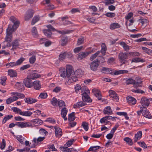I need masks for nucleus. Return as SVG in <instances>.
Instances as JSON below:
<instances>
[{"label":"nucleus","mask_w":152,"mask_h":152,"mask_svg":"<svg viewBox=\"0 0 152 152\" xmlns=\"http://www.w3.org/2000/svg\"><path fill=\"white\" fill-rule=\"evenodd\" d=\"M72 72V66L70 65H67L66 69L63 67L60 68L59 70V74L61 77L65 78L71 75Z\"/></svg>","instance_id":"f257e3e1"},{"label":"nucleus","mask_w":152,"mask_h":152,"mask_svg":"<svg viewBox=\"0 0 152 152\" xmlns=\"http://www.w3.org/2000/svg\"><path fill=\"white\" fill-rule=\"evenodd\" d=\"M79 73L80 74H83V72L80 69L77 70L74 75L72 74V72L71 75L68 77V80L66 82V83L69 85L72 83L77 81L78 80V77L76 75L77 74L80 75Z\"/></svg>","instance_id":"f03ea898"},{"label":"nucleus","mask_w":152,"mask_h":152,"mask_svg":"<svg viewBox=\"0 0 152 152\" xmlns=\"http://www.w3.org/2000/svg\"><path fill=\"white\" fill-rule=\"evenodd\" d=\"M16 29H12L11 26H8L7 28L6 29V35L5 37V41L4 43L5 42H10L12 41V33Z\"/></svg>","instance_id":"7ed1b4c3"},{"label":"nucleus","mask_w":152,"mask_h":152,"mask_svg":"<svg viewBox=\"0 0 152 152\" xmlns=\"http://www.w3.org/2000/svg\"><path fill=\"white\" fill-rule=\"evenodd\" d=\"M82 94V99L85 102H92V100L89 97L90 92L89 90L87 88L85 90Z\"/></svg>","instance_id":"20e7f679"},{"label":"nucleus","mask_w":152,"mask_h":152,"mask_svg":"<svg viewBox=\"0 0 152 152\" xmlns=\"http://www.w3.org/2000/svg\"><path fill=\"white\" fill-rule=\"evenodd\" d=\"M128 56L127 52L125 53H120L118 54V59L120 62L122 64H127L129 62L127 60Z\"/></svg>","instance_id":"39448f33"},{"label":"nucleus","mask_w":152,"mask_h":152,"mask_svg":"<svg viewBox=\"0 0 152 152\" xmlns=\"http://www.w3.org/2000/svg\"><path fill=\"white\" fill-rule=\"evenodd\" d=\"M126 83L127 85L133 84L134 88H137L142 86V82L136 81L131 78L126 79Z\"/></svg>","instance_id":"423d86ee"},{"label":"nucleus","mask_w":152,"mask_h":152,"mask_svg":"<svg viewBox=\"0 0 152 152\" xmlns=\"http://www.w3.org/2000/svg\"><path fill=\"white\" fill-rule=\"evenodd\" d=\"M45 138V137H39L37 138H34L33 140H32L33 144L31 146V148H35V146L39 144L40 142L43 141Z\"/></svg>","instance_id":"0eeeda50"},{"label":"nucleus","mask_w":152,"mask_h":152,"mask_svg":"<svg viewBox=\"0 0 152 152\" xmlns=\"http://www.w3.org/2000/svg\"><path fill=\"white\" fill-rule=\"evenodd\" d=\"M10 20L14 23V24L13 25H9V26H11L12 29H15L16 30L19 26V21L17 20V19L13 16H12L10 17Z\"/></svg>","instance_id":"6e6552de"},{"label":"nucleus","mask_w":152,"mask_h":152,"mask_svg":"<svg viewBox=\"0 0 152 152\" xmlns=\"http://www.w3.org/2000/svg\"><path fill=\"white\" fill-rule=\"evenodd\" d=\"M34 12L31 9H30L28 10L25 15V19L27 21L31 18L33 16Z\"/></svg>","instance_id":"1a4fd4ad"},{"label":"nucleus","mask_w":152,"mask_h":152,"mask_svg":"<svg viewBox=\"0 0 152 152\" xmlns=\"http://www.w3.org/2000/svg\"><path fill=\"white\" fill-rule=\"evenodd\" d=\"M109 94L110 97L113 98V99L114 101L116 102L118 101L119 99L118 96L115 91L112 90H109Z\"/></svg>","instance_id":"9d476101"},{"label":"nucleus","mask_w":152,"mask_h":152,"mask_svg":"<svg viewBox=\"0 0 152 152\" xmlns=\"http://www.w3.org/2000/svg\"><path fill=\"white\" fill-rule=\"evenodd\" d=\"M99 64V61L98 60H96L92 62L90 65L91 69L94 71L96 70Z\"/></svg>","instance_id":"9b49d317"},{"label":"nucleus","mask_w":152,"mask_h":152,"mask_svg":"<svg viewBox=\"0 0 152 152\" xmlns=\"http://www.w3.org/2000/svg\"><path fill=\"white\" fill-rule=\"evenodd\" d=\"M140 108V109L142 108V113L145 117L148 118H151V116L147 108L145 107H141Z\"/></svg>","instance_id":"f8f14e48"},{"label":"nucleus","mask_w":152,"mask_h":152,"mask_svg":"<svg viewBox=\"0 0 152 152\" xmlns=\"http://www.w3.org/2000/svg\"><path fill=\"white\" fill-rule=\"evenodd\" d=\"M140 102L143 107L145 108L146 107H148L150 103L149 99L145 97H142L141 99Z\"/></svg>","instance_id":"ddd939ff"},{"label":"nucleus","mask_w":152,"mask_h":152,"mask_svg":"<svg viewBox=\"0 0 152 152\" xmlns=\"http://www.w3.org/2000/svg\"><path fill=\"white\" fill-rule=\"evenodd\" d=\"M87 88L86 87H81L80 85L79 84H76L75 88V91L76 92H78L80 91L81 93H83Z\"/></svg>","instance_id":"4468645a"},{"label":"nucleus","mask_w":152,"mask_h":152,"mask_svg":"<svg viewBox=\"0 0 152 152\" xmlns=\"http://www.w3.org/2000/svg\"><path fill=\"white\" fill-rule=\"evenodd\" d=\"M40 77V75L38 74L33 73L29 74L27 77L28 79L31 80L37 79Z\"/></svg>","instance_id":"2eb2a0df"},{"label":"nucleus","mask_w":152,"mask_h":152,"mask_svg":"<svg viewBox=\"0 0 152 152\" xmlns=\"http://www.w3.org/2000/svg\"><path fill=\"white\" fill-rule=\"evenodd\" d=\"M55 130V135L57 137H60L62 135V130L60 128L56 126L54 127Z\"/></svg>","instance_id":"dca6fc26"},{"label":"nucleus","mask_w":152,"mask_h":152,"mask_svg":"<svg viewBox=\"0 0 152 152\" xmlns=\"http://www.w3.org/2000/svg\"><path fill=\"white\" fill-rule=\"evenodd\" d=\"M90 53L91 52H90L80 53L78 54L77 58L79 60H81L88 56Z\"/></svg>","instance_id":"f3484780"},{"label":"nucleus","mask_w":152,"mask_h":152,"mask_svg":"<svg viewBox=\"0 0 152 152\" xmlns=\"http://www.w3.org/2000/svg\"><path fill=\"white\" fill-rule=\"evenodd\" d=\"M16 125L21 128L29 127L31 125L29 123L27 122H18L17 123Z\"/></svg>","instance_id":"a211bd4d"},{"label":"nucleus","mask_w":152,"mask_h":152,"mask_svg":"<svg viewBox=\"0 0 152 152\" xmlns=\"http://www.w3.org/2000/svg\"><path fill=\"white\" fill-rule=\"evenodd\" d=\"M92 92L95 95L98 99V100H100L101 99V95L100 91L94 88L92 90Z\"/></svg>","instance_id":"6ab92c4d"},{"label":"nucleus","mask_w":152,"mask_h":152,"mask_svg":"<svg viewBox=\"0 0 152 152\" xmlns=\"http://www.w3.org/2000/svg\"><path fill=\"white\" fill-rule=\"evenodd\" d=\"M127 102L131 105L135 104L136 102L135 99L132 96H127L126 97Z\"/></svg>","instance_id":"aec40b11"},{"label":"nucleus","mask_w":152,"mask_h":152,"mask_svg":"<svg viewBox=\"0 0 152 152\" xmlns=\"http://www.w3.org/2000/svg\"><path fill=\"white\" fill-rule=\"evenodd\" d=\"M33 86H34V89L36 90H39L41 88V84L40 82L39 81L37 80L34 81L33 83Z\"/></svg>","instance_id":"412c9836"},{"label":"nucleus","mask_w":152,"mask_h":152,"mask_svg":"<svg viewBox=\"0 0 152 152\" xmlns=\"http://www.w3.org/2000/svg\"><path fill=\"white\" fill-rule=\"evenodd\" d=\"M28 80L26 78V79L23 80V83L26 87L30 88L32 86L33 83L31 81L29 80Z\"/></svg>","instance_id":"4be33fe9"},{"label":"nucleus","mask_w":152,"mask_h":152,"mask_svg":"<svg viewBox=\"0 0 152 152\" xmlns=\"http://www.w3.org/2000/svg\"><path fill=\"white\" fill-rule=\"evenodd\" d=\"M24 101L26 102L29 104H33L37 101V99L30 97L25 98Z\"/></svg>","instance_id":"5701e85b"},{"label":"nucleus","mask_w":152,"mask_h":152,"mask_svg":"<svg viewBox=\"0 0 152 152\" xmlns=\"http://www.w3.org/2000/svg\"><path fill=\"white\" fill-rule=\"evenodd\" d=\"M103 113L105 115H111L113 113V112L111 107L110 106H107L104 108Z\"/></svg>","instance_id":"b1692460"},{"label":"nucleus","mask_w":152,"mask_h":152,"mask_svg":"<svg viewBox=\"0 0 152 152\" xmlns=\"http://www.w3.org/2000/svg\"><path fill=\"white\" fill-rule=\"evenodd\" d=\"M86 104L84 102L80 101L75 103L74 105V108H78L86 105Z\"/></svg>","instance_id":"393cba45"},{"label":"nucleus","mask_w":152,"mask_h":152,"mask_svg":"<svg viewBox=\"0 0 152 152\" xmlns=\"http://www.w3.org/2000/svg\"><path fill=\"white\" fill-rule=\"evenodd\" d=\"M67 112L68 110L65 107H64L61 110V114L62 117L64 118V121H66L67 119V118L66 117Z\"/></svg>","instance_id":"a878e982"},{"label":"nucleus","mask_w":152,"mask_h":152,"mask_svg":"<svg viewBox=\"0 0 152 152\" xmlns=\"http://www.w3.org/2000/svg\"><path fill=\"white\" fill-rule=\"evenodd\" d=\"M142 132L141 131H138L135 135L134 138V141L135 142H136L138 140L140 139L142 136Z\"/></svg>","instance_id":"bb28decb"},{"label":"nucleus","mask_w":152,"mask_h":152,"mask_svg":"<svg viewBox=\"0 0 152 152\" xmlns=\"http://www.w3.org/2000/svg\"><path fill=\"white\" fill-rule=\"evenodd\" d=\"M119 44L123 48L124 50L125 51L129 50L131 48V46L128 45L124 42H120Z\"/></svg>","instance_id":"cd10ccee"},{"label":"nucleus","mask_w":152,"mask_h":152,"mask_svg":"<svg viewBox=\"0 0 152 152\" xmlns=\"http://www.w3.org/2000/svg\"><path fill=\"white\" fill-rule=\"evenodd\" d=\"M121 27L120 25L118 23H113L110 24V28L111 30L119 28Z\"/></svg>","instance_id":"c85d7f7f"},{"label":"nucleus","mask_w":152,"mask_h":152,"mask_svg":"<svg viewBox=\"0 0 152 152\" xmlns=\"http://www.w3.org/2000/svg\"><path fill=\"white\" fill-rule=\"evenodd\" d=\"M18 99V97L16 96H13L11 97L6 100V104H10L12 102L16 101Z\"/></svg>","instance_id":"c756f323"},{"label":"nucleus","mask_w":152,"mask_h":152,"mask_svg":"<svg viewBox=\"0 0 152 152\" xmlns=\"http://www.w3.org/2000/svg\"><path fill=\"white\" fill-rule=\"evenodd\" d=\"M130 60L131 61V63L133 62H143L145 61L143 59L141 58H133L132 59H130Z\"/></svg>","instance_id":"7c9ffc66"},{"label":"nucleus","mask_w":152,"mask_h":152,"mask_svg":"<svg viewBox=\"0 0 152 152\" xmlns=\"http://www.w3.org/2000/svg\"><path fill=\"white\" fill-rule=\"evenodd\" d=\"M8 75L11 77H16L17 74L16 72L13 69H10L8 71Z\"/></svg>","instance_id":"2f4dec72"},{"label":"nucleus","mask_w":152,"mask_h":152,"mask_svg":"<svg viewBox=\"0 0 152 152\" xmlns=\"http://www.w3.org/2000/svg\"><path fill=\"white\" fill-rule=\"evenodd\" d=\"M107 50V47L105 44L104 43H102L101 45V49L100 51V53H101L102 55H104Z\"/></svg>","instance_id":"473e14b6"},{"label":"nucleus","mask_w":152,"mask_h":152,"mask_svg":"<svg viewBox=\"0 0 152 152\" xmlns=\"http://www.w3.org/2000/svg\"><path fill=\"white\" fill-rule=\"evenodd\" d=\"M18 41H19L18 40L16 39L12 42V50L15 49L18 47L19 45Z\"/></svg>","instance_id":"72a5a7b5"},{"label":"nucleus","mask_w":152,"mask_h":152,"mask_svg":"<svg viewBox=\"0 0 152 152\" xmlns=\"http://www.w3.org/2000/svg\"><path fill=\"white\" fill-rule=\"evenodd\" d=\"M127 53L128 54L129 56L132 57L139 56L140 55V53L137 52H127Z\"/></svg>","instance_id":"f704fd0d"},{"label":"nucleus","mask_w":152,"mask_h":152,"mask_svg":"<svg viewBox=\"0 0 152 152\" xmlns=\"http://www.w3.org/2000/svg\"><path fill=\"white\" fill-rule=\"evenodd\" d=\"M101 72L106 74H111L112 72V70L110 68L104 67L101 70Z\"/></svg>","instance_id":"c9c22d12"},{"label":"nucleus","mask_w":152,"mask_h":152,"mask_svg":"<svg viewBox=\"0 0 152 152\" xmlns=\"http://www.w3.org/2000/svg\"><path fill=\"white\" fill-rule=\"evenodd\" d=\"M99 122L102 124H104L105 125L109 124L110 123V121H107L105 116L102 118L100 120Z\"/></svg>","instance_id":"e433bc0d"},{"label":"nucleus","mask_w":152,"mask_h":152,"mask_svg":"<svg viewBox=\"0 0 152 152\" xmlns=\"http://www.w3.org/2000/svg\"><path fill=\"white\" fill-rule=\"evenodd\" d=\"M75 113L74 112H72L69 115L68 120L69 121H74L75 119Z\"/></svg>","instance_id":"4c0bfd02"},{"label":"nucleus","mask_w":152,"mask_h":152,"mask_svg":"<svg viewBox=\"0 0 152 152\" xmlns=\"http://www.w3.org/2000/svg\"><path fill=\"white\" fill-rule=\"evenodd\" d=\"M124 140L128 145H131L133 144L132 140L129 137H126L124 138Z\"/></svg>","instance_id":"58836bf2"},{"label":"nucleus","mask_w":152,"mask_h":152,"mask_svg":"<svg viewBox=\"0 0 152 152\" xmlns=\"http://www.w3.org/2000/svg\"><path fill=\"white\" fill-rule=\"evenodd\" d=\"M128 71L125 70H121L115 71L114 74L115 75H118L125 73H127Z\"/></svg>","instance_id":"ea45409f"},{"label":"nucleus","mask_w":152,"mask_h":152,"mask_svg":"<svg viewBox=\"0 0 152 152\" xmlns=\"http://www.w3.org/2000/svg\"><path fill=\"white\" fill-rule=\"evenodd\" d=\"M32 114V113L29 111H22L21 115L23 116L29 117Z\"/></svg>","instance_id":"a19ab883"},{"label":"nucleus","mask_w":152,"mask_h":152,"mask_svg":"<svg viewBox=\"0 0 152 152\" xmlns=\"http://www.w3.org/2000/svg\"><path fill=\"white\" fill-rule=\"evenodd\" d=\"M6 66L7 68H9L17 66V65L15 62H12L6 64Z\"/></svg>","instance_id":"79ce46f5"},{"label":"nucleus","mask_w":152,"mask_h":152,"mask_svg":"<svg viewBox=\"0 0 152 152\" xmlns=\"http://www.w3.org/2000/svg\"><path fill=\"white\" fill-rule=\"evenodd\" d=\"M13 117V115H8L4 117L2 121V124H5L6 121Z\"/></svg>","instance_id":"37998d69"},{"label":"nucleus","mask_w":152,"mask_h":152,"mask_svg":"<svg viewBox=\"0 0 152 152\" xmlns=\"http://www.w3.org/2000/svg\"><path fill=\"white\" fill-rule=\"evenodd\" d=\"M66 52H64L62 53L59 56V59L61 61H63L65 59L66 56Z\"/></svg>","instance_id":"c03bdc74"},{"label":"nucleus","mask_w":152,"mask_h":152,"mask_svg":"<svg viewBox=\"0 0 152 152\" xmlns=\"http://www.w3.org/2000/svg\"><path fill=\"white\" fill-rule=\"evenodd\" d=\"M12 110L14 112L19 114L20 115H21L22 112V111L20 109L16 107H12Z\"/></svg>","instance_id":"a18cd8bd"},{"label":"nucleus","mask_w":152,"mask_h":152,"mask_svg":"<svg viewBox=\"0 0 152 152\" xmlns=\"http://www.w3.org/2000/svg\"><path fill=\"white\" fill-rule=\"evenodd\" d=\"M67 37H62L61 38V45L62 46L65 45L67 42Z\"/></svg>","instance_id":"49530a36"},{"label":"nucleus","mask_w":152,"mask_h":152,"mask_svg":"<svg viewBox=\"0 0 152 152\" xmlns=\"http://www.w3.org/2000/svg\"><path fill=\"white\" fill-rule=\"evenodd\" d=\"M74 141V140H69L66 142V144L64 145V147L66 148H67L68 147H70L72 144L73 142Z\"/></svg>","instance_id":"de8ad7c7"},{"label":"nucleus","mask_w":152,"mask_h":152,"mask_svg":"<svg viewBox=\"0 0 152 152\" xmlns=\"http://www.w3.org/2000/svg\"><path fill=\"white\" fill-rule=\"evenodd\" d=\"M58 102L57 99L55 97H53L51 99L50 103L53 106H55L57 105Z\"/></svg>","instance_id":"09e8293b"},{"label":"nucleus","mask_w":152,"mask_h":152,"mask_svg":"<svg viewBox=\"0 0 152 152\" xmlns=\"http://www.w3.org/2000/svg\"><path fill=\"white\" fill-rule=\"evenodd\" d=\"M43 32L46 36L49 37H51L52 33L50 31L47 29H44L43 30Z\"/></svg>","instance_id":"8fccbe9b"},{"label":"nucleus","mask_w":152,"mask_h":152,"mask_svg":"<svg viewBox=\"0 0 152 152\" xmlns=\"http://www.w3.org/2000/svg\"><path fill=\"white\" fill-rule=\"evenodd\" d=\"M17 140L22 144H24V138L22 136L18 135L16 137Z\"/></svg>","instance_id":"3c124183"},{"label":"nucleus","mask_w":152,"mask_h":152,"mask_svg":"<svg viewBox=\"0 0 152 152\" xmlns=\"http://www.w3.org/2000/svg\"><path fill=\"white\" fill-rule=\"evenodd\" d=\"M32 122L35 124H37L38 125H41L43 124L42 121L39 118L35 119L32 120Z\"/></svg>","instance_id":"603ef678"},{"label":"nucleus","mask_w":152,"mask_h":152,"mask_svg":"<svg viewBox=\"0 0 152 152\" xmlns=\"http://www.w3.org/2000/svg\"><path fill=\"white\" fill-rule=\"evenodd\" d=\"M58 105L60 108L61 107H64L66 106L65 102L63 100H60L58 102Z\"/></svg>","instance_id":"864d4df0"},{"label":"nucleus","mask_w":152,"mask_h":152,"mask_svg":"<svg viewBox=\"0 0 152 152\" xmlns=\"http://www.w3.org/2000/svg\"><path fill=\"white\" fill-rule=\"evenodd\" d=\"M17 151L19 152H30L29 148L26 147L22 149H17Z\"/></svg>","instance_id":"5fc2aeb1"},{"label":"nucleus","mask_w":152,"mask_h":152,"mask_svg":"<svg viewBox=\"0 0 152 152\" xmlns=\"http://www.w3.org/2000/svg\"><path fill=\"white\" fill-rule=\"evenodd\" d=\"M100 53V51H98L94 54L92 55L90 58V60L91 61H92L94 60Z\"/></svg>","instance_id":"6e6d98bb"},{"label":"nucleus","mask_w":152,"mask_h":152,"mask_svg":"<svg viewBox=\"0 0 152 152\" xmlns=\"http://www.w3.org/2000/svg\"><path fill=\"white\" fill-rule=\"evenodd\" d=\"M25 60V58L23 57L20 58V59H18L16 62H15L17 66L21 64Z\"/></svg>","instance_id":"4d7b16f0"},{"label":"nucleus","mask_w":152,"mask_h":152,"mask_svg":"<svg viewBox=\"0 0 152 152\" xmlns=\"http://www.w3.org/2000/svg\"><path fill=\"white\" fill-rule=\"evenodd\" d=\"M142 49L144 50L145 53L148 54H151L152 53V50L146 47H142Z\"/></svg>","instance_id":"13d9d810"},{"label":"nucleus","mask_w":152,"mask_h":152,"mask_svg":"<svg viewBox=\"0 0 152 152\" xmlns=\"http://www.w3.org/2000/svg\"><path fill=\"white\" fill-rule=\"evenodd\" d=\"M105 15L107 17L110 18H113L115 16V13L111 12H107Z\"/></svg>","instance_id":"bf43d9fd"},{"label":"nucleus","mask_w":152,"mask_h":152,"mask_svg":"<svg viewBox=\"0 0 152 152\" xmlns=\"http://www.w3.org/2000/svg\"><path fill=\"white\" fill-rule=\"evenodd\" d=\"M36 59V56L34 55L32 56L29 59V62L30 64H34Z\"/></svg>","instance_id":"052dcab7"},{"label":"nucleus","mask_w":152,"mask_h":152,"mask_svg":"<svg viewBox=\"0 0 152 152\" xmlns=\"http://www.w3.org/2000/svg\"><path fill=\"white\" fill-rule=\"evenodd\" d=\"M39 19V17L38 16H35L32 19L31 24L32 25H34L37 22Z\"/></svg>","instance_id":"680f3d73"},{"label":"nucleus","mask_w":152,"mask_h":152,"mask_svg":"<svg viewBox=\"0 0 152 152\" xmlns=\"http://www.w3.org/2000/svg\"><path fill=\"white\" fill-rule=\"evenodd\" d=\"M82 126L85 131H88V126L87 123L86 122H83L82 123Z\"/></svg>","instance_id":"e2e57ef3"},{"label":"nucleus","mask_w":152,"mask_h":152,"mask_svg":"<svg viewBox=\"0 0 152 152\" xmlns=\"http://www.w3.org/2000/svg\"><path fill=\"white\" fill-rule=\"evenodd\" d=\"M48 96V95L46 93H41L39 95V97L41 99H45Z\"/></svg>","instance_id":"0e129e2a"},{"label":"nucleus","mask_w":152,"mask_h":152,"mask_svg":"<svg viewBox=\"0 0 152 152\" xmlns=\"http://www.w3.org/2000/svg\"><path fill=\"white\" fill-rule=\"evenodd\" d=\"M7 79V78L6 77L1 78L0 80V83L2 85L4 86L5 85V82Z\"/></svg>","instance_id":"69168bd1"},{"label":"nucleus","mask_w":152,"mask_h":152,"mask_svg":"<svg viewBox=\"0 0 152 152\" xmlns=\"http://www.w3.org/2000/svg\"><path fill=\"white\" fill-rule=\"evenodd\" d=\"M60 148L64 152H72V151L71 150L70 148H66L65 147H61Z\"/></svg>","instance_id":"338daca9"},{"label":"nucleus","mask_w":152,"mask_h":152,"mask_svg":"<svg viewBox=\"0 0 152 152\" xmlns=\"http://www.w3.org/2000/svg\"><path fill=\"white\" fill-rule=\"evenodd\" d=\"M84 40V38L83 37H81L78 39L77 44L78 45H79L82 44Z\"/></svg>","instance_id":"774afa93"}]
</instances>
